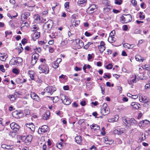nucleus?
I'll list each match as a JSON object with an SVG mask.
<instances>
[{"instance_id": "21", "label": "nucleus", "mask_w": 150, "mask_h": 150, "mask_svg": "<svg viewBox=\"0 0 150 150\" xmlns=\"http://www.w3.org/2000/svg\"><path fill=\"white\" fill-rule=\"evenodd\" d=\"M76 42L77 45H78L79 47H82L83 46L84 44L83 42L79 39H76Z\"/></svg>"}, {"instance_id": "20", "label": "nucleus", "mask_w": 150, "mask_h": 150, "mask_svg": "<svg viewBox=\"0 0 150 150\" xmlns=\"http://www.w3.org/2000/svg\"><path fill=\"white\" fill-rule=\"evenodd\" d=\"M8 56L7 54H3L2 53H0V59L2 61H4L8 58Z\"/></svg>"}, {"instance_id": "28", "label": "nucleus", "mask_w": 150, "mask_h": 150, "mask_svg": "<svg viewBox=\"0 0 150 150\" xmlns=\"http://www.w3.org/2000/svg\"><path fill=\"white\" fill-rule=\"evenodd\" d=\"M28 74L30 75V76L31 79L32 80H34V73L33 71H29Z\"/></svg>"}, {"instance_id": "45", "label": "nucleus", "mask_w": 150, "mask_h": 150, "mask_svg": "<svg viewBox=\"0 0 150 150\" xmlns=\"http://www.w3.org/2000/svg\"><path fill=\"white\" fill-rule=\"evenodd\" d=\"M5 37H6L7 35H10L12 34V32L11 31H6L5 32Z\"/></svg>"}, {"instance_id": "2", "label": "nucleus", "mask_w": 150, "mask_h": 150, "mask_svg": "<svg viewBox=\"0 0 150 150\" xmlns=\"http://www.w3.org/2000/svg\"><path fill=\"white\" fill-rule=\"evenodd\" d=\"M53 25V21L51 20H49L44 24L43 28L45 29V32L49 33Z\"/></svg>"}, {"instance_id": "3", "label": "nucleus", "mask_w": 150, "mask_h": 150, "mask_svg": "<svg viewBox=\"0 0 150 150\" xmlns=\"http://www.w3.org/2000/svg\"><path fill=\"white\" fill-rule=\"evenodd\" d=\"M22 61V59L20 57H14L10 60L9 64L11 65H18Z\"/></svg>"}, {"instance_id": "32", "label": "nucleus", "mask_w": 150, "mask_h": 150, "mask_svg": "<svg viewBox=\"0 0 150 150\" xmlns=\"http://www.w3.org/2000/svg\"><path fill=\"white\" fill-rule=\"evenodd\" d=\"M59 63L57 61H54L53 62L52 66L54 69H57L59 67Z\"/></svg>"}, {"instance_id": "11", "label": "nucleus", "mask_w": 150, "mask_h": 150, "mask_svg": "<svg viewBox=\"0 0 150 150\" xmlns=\"http://www.w3.org/2000/svg\"><path fill=\"white\" fill-rule=\"evenodd\" d=\"M10 127L15 133H17L20 128L19 125L15 122L11 123Z\"/></svg>"}, {"instance_id": "6", "label": "nucleus", "mask_w": 150, "mask_h": 150, "mask_svg": "<svg viewBox=\"0 0 150 150\" xmlns=\"http://www.w3.org/2000/svg\"><path fill=\"white\" fill-rule=\"evenodd\" d=\"M120 20L124 23H127L132 20V16L129 14H124L121 18Z\"/></svg>"}, {"instance_id": "9", "label": "nucleus", "mask_w": 150, "mask_h": 150, "mask_svg": "<svg viewBox=\"0 0 150 150\" xmlns=\"http://www.w3.org/2000/svg\"><path fill=\"white\" fill-rule=\"evenodd\" d=\"M30 15V13L29 12H25L22 13L21 15V20L23 21V23L24 24H26V23H27L24 21H25L27 19V18Z\"/></svg>"}, {"instance_id": "31", "label": "nucleus", "mask_w": 150, "mask_h": 150, "mask_svg": "<svg viewBox=\"0 0 150 150\" xmlns=\"http://www.w3.org/2000/svg\"><path fill=\"white\" fill-rule=\"evenodd\" d=\"M90 127L91 129L93 128L94 129L96 130H98L100 129L99 126L96 124H94L90 125Z\"/></svg>"}, {"instance_id": "61", "label": "nucleus", "mask_w": 150, "mask_h": 150, "mask_svg": "<svg viewBox=\"0 0 150 150\" xmlns=\"http://www.w3.org/2000/svg\"><path fill=\"white\" fill-rule=\"evenodd\" d=\"M37 60H35V59H32V60H31V64L32 65H34V64H35L36 63V62H37Z\"/></svg>"}, {"instance_id": "33", "label": "nucleus", "mask_w": 150, "mask_h": 150, "mask_svg": "<svg viewBox=\"0 0 150 150\" xmlns=\"http://www.w3.org/2000/svg\"><path fill=\"white\" fill-rule=\"evenodd\" d=\"M108 40H110L109 42L111 43H113L115 41V39L113 36H110Z\"/></svg>"}, {"instance_id": "63", "label": "nucleus", "mask_w": 150, "mask_h": 150, "mask_svg": "<svg viewBox=\"0 0 150 150\" xmlns=\"http://www.w3.org/2000/svg\"><path fill=\"white\" fill-rule=\"evenodd\" d=\"M15 133L14 132H10L9 133V135L11 136L12 137H13L15 135Z\"/></svg>"}, {"instance_id": "12", "label": "nucleus", "mask_w": 150, "mask_h": 150, "mask_svg": "<svg viewBox=\"0 0 150 150\" xmlns=\"http://www.w3.org/2000/svg\"><path fill=\"white\" fill-rule=\"evenodd\" d=\"M48 130V127L45 125H43L40 127L38 129V132L40 134H42L46 132Z\"/></svg>"}, {"instance_id": "41", "label": "nucleus", "mask_w": 150, "mask_h": 150, "mask_svg": "<svg viewBox=\"0 0 150 150\" xmlns=\"http://www.w3.org/2000/svg\"><path fill=\"white\" fill-rule=\"evenodd\" d=\"M77 17L78 16L77 15L74 14L71 16V18L72 21H73V20H76V19L77 18Z\"/></svg>"}, {"instance_id": "47", "label": "nucleus", "mask_w": 150, "mask_h": 150, "mask_svg": "<svg viewBox=\"0 0 150 150\" xmlns=\"http://www.w3.org/2000/svg\"><path fill=\"white\" fill-rule=\"evenodd\" d=\"M107 77L108 79H110L111 77L110 74V73L108 74V75L106 74L105 73L104 74L103 77L104 78H105Z\"/></svg>"}, {"instance_id": "56", "label": "nucleus", "mask_w": 150, "mask_h": 150, "mask_svg": "<svg viewBox=\"0 0 150 150\" xmlns=\"http://www.w3.org/2000/svg\"><path fill=\"white\" fill-rule=\"evenodd\" d=\"M102 93L103 95H104L105 94V88L104 87H102L101 86H100Z\"/></svg>"}, {"instance_id": "37", "label": "nucleus", "mask_w": 150, "mask_h": 150, "mask_svg": "<svg viewBox=\"0 0 150 150\" xmlns=\"http://www.w3.org/2000/svg\"><path fill=\"white\" fill-rule=\"evenodd\" d=\"M139 99L141 102H142L144 99V98L143 97V95L142 94H139Z\"/></svg>"}, {"instance_id": "42", "label": "nucleus", "mask_w": 150, "mask_h": 150, "mask_svg": "<svg viewBox=\"0 0 150 150\" xmlns=\"http://www.w3.org/2000/svg\"><path fill=\"white\" fill-rule=\"evenodd\" d=\"M127 45H126V44H125L123 45L125 47H126L128 49H129L130 48H132L134 47V46L133 45H130L128 44H127Z\"/></svg>"}, {"instance_id": "59", "label": "nucleus", "mask_w": 150, "mask_h": 150, "mask_svg": "<svg viewBox=\"0 0 150 150\" xmlns=\"http://www.w3.org/2000/svg\"><path fill=\"white\" fill-rule=\"evenodd\" d=\"M84 119H81L79 120V121L78 123L79 125H81L84 122Z\"/></svg>"}, {"instance_id": "44", "label": "nucleus", "mask_w": 150, "mask_h": 150, "mask_svg": "<svg viewBox=\"0 0 150 150\" xmlns=\"http://www.w3.org/2000/svg\"><path fill=\"white\" fill-rule=\"evenodd\" d=\"M51 98L52 100H53V103H56V102L58 100V97H51Z\"/></svg>"}, {"instance_id": "54", "label": "nucleus", "mask_w": 150, "mask_h": 150, "mask_svg": "<svg viewBox=\"0 0 150 150\" xmlns=\"http://www.w3.org/2000/svg\"><path fill=\"white\" fill-rule=\"evenodd\" d=\"M68 42L67 40H64L62 41L61 43V45L62 46H64L66 45L67 43Z\"/></svg>"}, {"instance_id": "5", "label": "nucleus", "mask_w": 150, "mask_h": 150, "mask_svg": "<svg viewBox=\"0 0 150 150\" xmlns=\"http://www.w3.org/2000/svg\"><path fill=\"white\" fill-rule=\"evenodd\" d=\"M39 69L40 70L41 73H44L47 74L49 73V69L48 65L46 64L41 65L39 67Z\"/></svg>"}, {"instance_id": "43", "label": "nucleus", "mask_w": 150, "mask_h": 150, "mask_svg": "<svg viewBox=\"0 0 150 150\" xmlns=\"http://www.w3.org/2000/svg\"><path fill=\"white\" fill-rule=\"evenodd\" d=\"M112 67L113 66L112 64H110L106 66L105 68L108 69H112Z\"/></svg>"}, {"instance_id": "60", "label": "nucleus", "mask_w": 150, "mask_h": 150, "mask_svg": "<svg viewBox=\"0 0 150 150\" xmlns=\"http://www.w3.org/2000/svg\"><path fill=\"white\" fill-rule=\"evenodd\" d=\"M116 142L118 144H121L122 143V141L120 139H117L116 140Z\"/></svg>"}, {"instance_id": "51", "label": "nucleus", "mask_w": 150, "mask_h": 150, "mask_svg": "<svg viewBox=\"0 0 150 150\" xmlns=\"http://www.w3.org/2000/svg\"><path fill=\"white\" fill-rule=\"evenodd\" d=\"M65 7L67 8H68L69 7V2H67L64 4Z\"/></svg>"}, {"instance_id": "24", "label": "nucleus", "mask_w": 150, "mask_h": 150, "mask_svg": "<svg viewBox=\"0 0 150 150\" xmlns=\"http://www.w3.org/2000/svg\"><path fill=\"white\" fill-rule=\"evenodd\" d=\"M75 139L76 140V142L78 144H80L81 143L82 140L81 137L80 135L76 137H75Z\"/></svg>"}, {"instance_id": "57", "label": "nucleus", "mask_w": 150, "mask_h": 150, "mask_svg": "<svg viewBox=\"0 0 150 150\" xmlns=\"http://www.w3.org/2000/svg\"><path fill=\"white\" fill-rule=\"evenodd\" d=\"M81 105L82 106H84L86 105V102L85 100H82L80 103Z\"/></svg>"}, {"instance_id": "4", "label": "nucleus", "mask_w": 150, "mask_h": 150, "mask_svg": "<svg viewBox=\"0 0 150 150\" xmlns=\"http://www.w3.org/2000/svg\"><path fill=\"white\" fill-rule=\"evenodd\" d=\"M60 97L63 103L65 105L70 104L71 101L70 99L64 94H61L60 95Z\"/></svg>"}, {"instance_id": "39", "label": "nucleus", "mask_w": 150, "mask_h": 150, "mask_svg": "<svg viewBox=\"0 0 150 150\" xmlns=\"http://www.w3.org/2000/svg\"><path fill=\"white\" fill-rule=\"evenodd\" d=\"M122 0H115V3L116 4L120 5L122 3Z\"/></svg>"}, {"instance_id": "50", "label": "nucleus", "mask_w": 150, "mask_h": 150, "mask_svg": "<svg viewBox=\"0 0 150 150\" xmlns=\"http://www.w3.org/2000/svg\"><path fill=\"white\" fill-rule=\"evenodd\" d=\"M139 18L140 19H143L145 18V16L143 15L141 12H140L139 13Z\"/></svg>"}, {"instance_id": "1", "label": "nucleus", "mask_w": 150, "mask_h": 150, "mask_svg": "<svg viewBox=\"0 0 150 150\" xmlns=\"http://www.w3.org/2000/svg\"><path fill=\"white\" fill-rule=\"evenodd\" d=\"M122 120L126 128H130L132 126H135L137 124L136 121L134 118L130 119L124 117L122 118Z\"/></svg>"}, {"instance_id": "15", "label": "nucleus", "mask_w": 150, "mask_h": 150, "mask_svg": "<svg viewBox=\"0 0 150 150\" xmlns=\"http://www.w3.org/2000/svg\"><path fill=\"white\" fill-rule=\"evenodd\" d=\"M23 113L21 112H18L17 111H13L12 113L13 116L17 118H20L22 115Z\"/></svg>"}, {"instance_id": "29", "label": "nucleus", "mask_w": 150, "mask_h": 150, "mask_svg": "<svg viewBox=\"0 0 150 150\" xmlns=\"http://www.w3.org/2000/svg\"><path fill=\"white\" fill-rule=\"evenodd\" d=\"M80 22V21L79 20H73L72 21V25L76 27L79 25Z\"/></svg>"}, {"instance_id": "14", "label": "nucleus", "mask_w": 150, "mask_h": 150, "mask_svg": "<svg viewBox=\"0 0 150 150\" xmlns=\"http://www.w3.org/2000/svg\"><path fill=\"white\" fill-rule=\"evenodd\" d=\"M89 13H91L97 10L96 6L94 4H92L90 7L88 8Z\"/></svg>"}, {"instance_id": "22", "label": "nucleus", "mask_w": 150, "mask_h": 150, "mask_svg": "<svg viewBox=\"0 0 150 150\" xmlns=\"http://www.w3.org/2000/svg\"><path fill=\"white\" fill-rule=\"evenodd\" d=\"M34 20L36 23H40V22L42 23L44 22H42L40 21V16L38 14L35 15L34 16Z\"/></svg>"}, {"instance_id": "58", "label": "nucleus", "mask_w": 150, "mask_h": 150, "mask_svg": "<svg viewBox=\"0 0 150 150\" xmlns=\"http://www.w3.org/2000/svg\"><path fill=\"white\" fill-rule=\"evenodd\" d=\"M74 70L76 71H80L81 70V69L80 68H78L76 66L74 68Z\"/></svg>"}, {"instance_id": "8", "label": "nucleus", "mask_w": 150, "mask_h": 150, "mask_svg": "<svg viewBox=\"0 0 150 150\" xmlns=\"http://www.w3.org/2000/svg\"><path fill=\"white\" fill-rule=\"evenodd\" d=\"M20 138L25 143L29 144L30 143L32 140V137L31 135H28L26 137L25 136L21 137Z\"/></svg>"}, {"instance_id": "26", "label": "nucleus", "mask_w": 150, "mask_h": 150, "mask_svg": "<svg viewBox=\"0 0 150 150\" xmlns=\"http://www.w3.org/2000/svg\"><path fill=\"white\" fill-rule=\"evenodd\" d=\"M104 139L105 143L106 144L110 145L113 142V141L112 140L109 139L107 137L105 138Z\"/></svg>"}, {"instance_id": "62", "label": "nucleus", "mask_w": 150, "mask_h": 150, "mask_svg": "<svg viewBox=\"0 0 150 150\" xmlns=\"http://www.w3.org/2000/svg\"><path fill=\"white\" fill-rule=\"evenodd\" d=\"M72 106L73 107H76L78 106V105L76 103V102H74L73 104H72Z\"/></svg>"}, {"instance_id": "55", "label": "nucleus", "mask_w": 150, "mask_h": 150, "mask_svg": "<svg viewBox=\"0 0 150 150\" xmlns=\"http://www.w3.org/2000/svg\"><path fill=\"white\" fill-rule=\"evenodd\" d=\"M85 35L87 37H89L91 36L92 34L88 32L87 31H86L85 33Z\"/></svg>"}, {"instance_id": "35", "label": "nucleus", "mask_w": 150, "mask_h": 150, "mask_svg": "<svg viewBox=\"0 0 150 150\" xmlns=\"http://www.w3.org/2000/svg\"><path fill=\"white\" fill-rule=\"evenodd\" d=\"M39 29L38 26L36 25H34L32 26V31H35L38 30Z\"/></svg>"}, {"instance_id": "49", "label": "nucleus", "mask_w": 150, "mask_h": 150, "mask_svg": "<svg viewBox=\"0 0 150 150\" xmlns=\"http://www.w3.org/2000/svg\"><path fill=\"white\" fill-rule=\"evenodd\" d=\"M0 70L2 72H4L5 71V70L4 69V66L2 65H0Z\"/></svg>"}, {"instance_id": "18", "label": "nucleus", "mask_w": 150, "mask_h": 150, "mask_svg": "<svg viewBox=\"0 0 150 150\" xmlns=\"http://www.w3.org/2000/svg\"><path fill=\"white\" fill-rule=\"evenodd\" d=\"M131 105L133 107V108L138 109L141 107V105L136 102H132Z\"/></svg>"}, {"instance_id": "27", "label": "nucleus", "mask_w": 150, "mask_h": 150, "mask_svg": "<svg viewBox=\"0 0 150 150\" xmlns=\"http://www.w3.org/2000/svg\"><path fill=\"white\" fill-rule=\"evenodd\" d=\"M135 58L136 60L138 61H141L143 62L145 59L142 58L141 56L139 55H136Z\"/></svg>"}, {"instance_id": "48", "label": "nucleus", "mask_w": 150, "mask_h": 150, "mask_svg": "<svg viewBox=\"0 0 150 150\" xmlns=\"http://www.w3.org/2000/svg\"><path fill=\"white\" fill-rule=\"evenodd\" d=\"M17 80L18 81H19L21 83H25L27 81V80L26 79H23V81H22V80L20 79L19 78H18L17 79Z\"/></svg>"}, {"instance_id": "19", "label": "nucleus", "mask_w": 150, "mask_h": 150, "mask_svg": "<svg viewBox=\"0 0 150 150\" xmlns=\"http://www.w3.org/2000/svg\"><path fill=\"white\" fill-rule=\"evenodd\" d=\"M149 123V121L147 120H145L141 121L139 123V124L141 125L142 126L144 127L145 126H147L148 124Z\"/></svg>"}, {"instance_id": "13", "label": "nucleus", "mask_w": 150, "mask_h": 150, "mask_svg": "<svg viewBox=\"0 0 150 150\" xmlns=\"http://www.w3.org/2000/svg\"><path fill=\"white\" fill-rule=\"evenodd\" d=\"M125 129L123 128H118L113 131V133L115 134L120 135L123 133Z\"/></svg>"}, {"instance_id": "16", "label": "nucleus", "mask_w": 150, "mask_h": 150, "mask_svg": "<svg viewBox=\"0 0 150 150\" xmlns=\"http://www.w3.org/2000/svg\"><path fill=\"white\" fill-rule=\"evenodd\" d=\"M30 96L32 99L37 101L40 100V98L34 92H31Z\"/></svg>"}, {"instance_id": "36", "label": "nucleus", "mask_w": 150, "mask_h": 150, "mask_svg": "<svg viewBox=\"0 0 150 150\" xmlns=\"http://www.w3.org/2000/svg\"><path fill=\"white\" fill-rule=\"evenodd\" d=\"M98 48L99 49V51L101 52H103L105 49V46H98Z\"/></svg>"}, {"instance_id": "64", "label": "nucleus", "mask_w": 150, "mask_h": 150, "mask_svg": "<svg viewBox=\"0 0 150 150\" xmlns=\"http://www.w3.org/2000/svg\"><path fill=\"white\" fill-rule=\"evenodd\" d=\"M123 29L125 30H126L128 29V27L127 25H124L123 26Z\"/></svg>"}, {"instance_id": "52", "label": "nucleus", "mask_w": 150, "mask_h": 150, "mask_svg": "<svg viewBox=\"0 0 150 150\" xmlns=\"http://www.w3.org/2000/svg\"><path fill=\"white\" fill-rule=\"evenodd\" d=\"M48 47L49 48V51L50 52L52 53L54 51V50L53 48L52 47H51L50 46H48Z\"/></svg>"}, {"instance_id": "30", "label": "nucleus", "mask_w": 150, "mask_h": 150, "mask_svg": "<svg viewBox=\"0 0 150 150\" xmlns=\"http://www.w3.org/2000/svg\"><path fill=\"white\" fill-rule=\"evenodd\" d=\"M39 57V55L37 53L33 54L32 56V59H35L37 60Z\"/></svg>"}, {"instance_id": "23", "label": "nucleus", "mask_w": 150, "mask_h": 150, "mask_svg": "<svg viewBox=\"0 0 150 150\" xmlns=\"http://www.w3.org/2000/svg\"><path fill=\"white\" fill-rule=\"evenodd\" d=\"M50 115V112L49 111H46L45 113L43 115V118L45 120L48 119Z\"/></svg>"}, {"instance_id": "17", "label": "nucleus", "mask_w": 150, "mask_h": 150, "mask_svg": "<svg viewBox=\"0 0 150 150\" xmlns=\"http://www.w3.org/2000/svg\"><path fill=\"white\" fill-rule=\"evenodd\" d=\"M40 36V32H35L32 35V39L34 41H35Z\"/></svg>"}, {"instance_id": "53", "label": "nucleus", "mask_w": 150, "mask_h": 150, "mask_svg": "<svg viewBox=\"0 0 150 150\" xmlns=\"http://www.w3.org/2000/svg\"><path fill=\"white\" fill-rule=\"evenodd\" d=\"M110 8L108 7H107L103 9V11H105L106 12H107V11H110Z\"/></svg>"}, {"instance_id": "46", "label": "nucleus", "mask_w": 150, "mask_h": 150, "mask_svg": "<svg viewBox=\"0 0 150 150\" xmlns=\"http://www.w3.org/2000/svg\"><path fill=\"white\" fill-rule=\"evenodd\" d=\"M131 3L134 6H136L137 5V1L136 0H132Z\"/></svg>"}, {"instance_id": "10", "label": "nucleus", "mask_w": 150, "mask_h": 150, "mask_svg": "<svg viewBox=\"0 0 150 150\" xmlns=\"http://www.w3.org/2000/svg\"><path fill=\"white\" fill-rule=\"evenodd\" d=\"M56 90V88L54 87L50 86L45 88L44 91L46 93L51 95Z\"/></svg>"}, {"instance_id": "38", "label": "nucleus", "mask_w": 150, "mask_h": 150, "mask_svg": "<svg viewBox=\"0 0 150 150\" xmlns=\"http://www.w3.org/2000/svg\"><path fill=\"white\" fill-rule=\"evenodd\" d=\"M87 0H79L77 2V4L79 5L83 4L86 2Z\"/></svg>"}, {"instance_id": "40", "label": "nucleus", "mask_w": 150, "mask_h": 150, "mask_svg": "<svg viewBox=\"0 0 150 150\" xmlns=\"http://www.w3.org/2000/svg\"><path fill=\"white\" fill-rule=\"evenodd\" d=\"M13 72L15 74H18L19 73V71L16 68H14L13 69Z\"/></svg>"}, {"instance_id": "7", "label": "nucleus", "mask_w": 150, "mask_h": 150, "mask_svg": "<svg viewBox=\"0 0 150 150\" xmlns=\"http://www.w3.org/2000/svg\"><path fill=\"white\" fill-rule=\"evenodd\" d=\"M110 112L109 108L107 106V104H104L101 110V113L102 115H106L108 114Z\"/></svg>"}, {"instance_id": "34", "label": "nucleus", "mask_w": 150, "mask_h": 150, "mask_svg": "<svg viewBox=\"0 0 150 150\" xmlns=\"http://www.w3.org/2000/svg\"><path fill=\"white\" fill-rule=\"evenodd\" d=\"M8 98H9L11 101H14L15 100V97L13 95H10L7 96Z\"/></svg>"}, {"instance_id": "25", "label": "nucleus", "mask_w": 150, "mask_h": 150, "mask_svg": "<svg viewBox=\"0 0 150 150\" xmlns=\"http://www.w3.org/2000/svg\"><path fill=\"white\" fill-rule=\"evenodd\" d=\"M27 127H29L32 131H34L35 130V126L32 123L26 124Z\"/></svg>"}]
</instances>
